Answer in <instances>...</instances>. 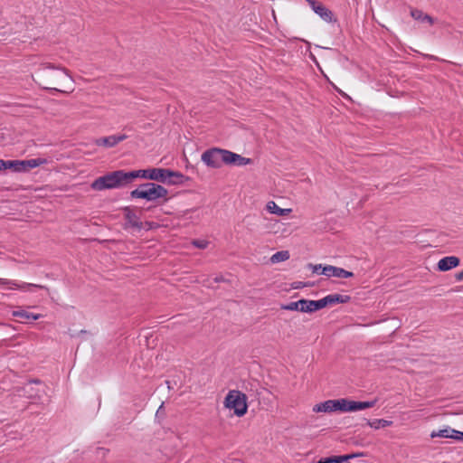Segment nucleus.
<instances>
[{"label":"nucleus","instance_id":"f03ea898","mask_svg":"<svg viewBox=\"0 0 463 463\" xmlns=\"http://www.w3.org/2000/svg\"><path fill=\"white\" fill-rule=\"evenodd\" d=\"M129 183H131L129 172L117 170L98 177L91 183L90 187L95 191H102L119 188Z\"/></svg>","mask_w":463,"mask_h":463},{"label":"nucleus","instance_id":"c85d7f7f","mask_svg":"<svg viewBox=\"0 0 463 463\" xmlns=\"http://www.w3.org/2000/svg\"><path fill=\"white\" fill-rule=\"evenodd\" d=\"M192 244L198 249L207 248L209 241L205 240H193Z\"/></svg>","mask_w":463,"mask_h":463},{"label":"nucleus","instance_id":"a878e982","mask_svg":"<svg viewBox=\"0 0 463 463\" xmlns=\"http://www.w3.org/2000/svg\"><path fill=\"white\" fill-rule=\"evenodd\" d=\"M348 404L347 399H337L334 400L333 406H335V411H346V405Z\"/></svg>","mask_w":463,"mask_h":463},{"label":"nucleus","instance_id":"393cba45","mask_svg":"<svg viewBox=\"0 0 463 463\" xmlns=\"http://www.w3.org/2000/svg\"><path fill=\"white\" fill-rule=\"evenodd\" d=\"M289 259V252L288 250L278 251L272 255L270 260L272 263H278Z\"/></svg>","mask_w":463,"mask_h":463},{"label":"nucleus","instance_id":"f3484780","mask_svg":"<svg viewBox=\"0 0 463 463\" xmlns=\"http://www.w3.org/2000/svg\"><path fill=\"white\" fill-rule=\"evenodd\" d=\"M13 316L17 318L20 323H26L29 320H37L41 315L33 314L24 309L13 311Z\"/></svg>","mask_w":463,"mask_h":463},{"label":"nucleus","instance_id":"4468645a","mask_svg":"<svg viewBox=\"0 0 463 463\" xmlns=\"http://www.w3.org/2000/svg\"><path fill=\"white\" fill-rule=\"evenodd\" d=\"M460 260L456 256L444 257L438 262V269L439 271H448L459 265Z\"/></svg>","mask_w":463,"mask_h":463},{"label":"nucleus","instance_id":"aec40b11","mask_svg":"<svg viewBox=\"0 0 463 463\" xmlns=\"http://www.w3.org/2000/svg\"><path fill=\"white\" fill-rule=\"evenodd\" d=\"M334 400H327L324 402L316 404L313 407L315 412H333L335 411V406H333Z\"/></svg>","mask_w":463,"mask_h":463},{"label":"nucleus","instance_id":"473e14b6","mask_svg":"<svg viewBox=\"0 0 463 463\" xmlns=\"http://www.w3.org/2000/svg\"><path fill=\"white\" fill-rule=\"evenodd\" d=\"M313 286H315V284L311 283V282H298V285L294 286L293 289H299V288H302L305 287H313Z\"/></svg>","mask_w":463,"mask_h":463},{"label":"nucleus","instance_id":"2eb2a0df","mask_svg":"<svg viewBox=\"0 0 463 463\" xmlns=\"http://www.w3.org/2000/svg\"><path fill=\"white\" fill-rule=\"evenodd\" d=\"M41 382L39 380H33V381L26 383L20 390H18L19 395L24 396L28 399L39 398L40 397L39 391L35 390L33 384V383L39 384Z\"/></svg>","mask_w":463,"mask_h":463},{"label":"nucleus","instance_id":"c9c22d12","mask_svg":"<svg viewBox=\"0 0 463 463\" xmlns=\"http://www.w3.org/2000/svg\"><path fill=\"white\" fill-rule=\"evenodd\" d=\"M11 282L7 279H0V286H6V285H10Z\"/></svg>","mask_w":463,"mask_h":463},{"label":"nucleus","instance_id":"9b49d317","mask_svg":"<svg viewBox=\"0 0 463 463\" xmlns=\"http://www.w3.org/2000/svg\"><path fill=\"white\" fill-rule=\"evenodd\" d=\"M127 138H128V136L125 134L113 135V136L97 138V139H95L94 143H95V145L99 146L113 147L116 145H118L119 142L124 141Z\"/></svg>","mask_w":463,"mask_h":463},{"label":"nucleus","instance_id":"9d476101","mask_svg":"<svg viewBox=\"0 0 463 463\" xmlns=\"http://www.w3.org/2000/svg\"><path fill=\"white\" fill-rule=\"evenodd\" d=\"M224 155V165L241 166L252 164L251 158L244 157L230 150L225 149Z\"/></svg>","mask_w":463,"mask_h":463},{"label":"nucleus","instance_id":"0eeeda50","mask_svg":"<svg viewBox=\"0 0 463 463\" xmlns=\"http://www.w3.org/2000/svg\"><path fill=\"white\" fill-rule=\"evenodd\" d=\"M320 274L327 277L326 279H320L319 282L323 286H327L326 283L329 282V278H331V277L339 278V279H346V278L354 277L353 272L345 270L342 268L332 266V265L324 266V268L320 271Z\"/></svg>","mask_w":463,"mask_h":463},{"label":"nucleus","instance_id":"dca6fc26","mask_svg":"<svg viewBox=\"0 0 463 463\" xmlns=\"http://www.w3.org/2000/svg\"><path fill=\"white\" fill-rule=\"evenodd\" d=\"M349 300H350L349 296L339 295V294L328 295V296L321 298L322 303H324V307H326L327 306H333L337 303H346Z\"/></svg>","mask_w":463,"mask_h":463},{"label":"nucleus","instance_id":"4be33fe9","mask_svg":"<svg viewBox=\"0 0 463 463\" xmlns=\"http://www.w3.org/2000/svg\"><path fill=\"white\" fill-rule=\"evenodd\" d=\"M411 15L415 19V20H420L422 22H427L430 24H434V20L433 18L427 14H424L421 10H419V9H411Z\"/></svg>","mask_w":463,"mask_h":463},{"label":"nucleus","instance_id":"bb28decb","mask_svg":"<svg viewBox=\"0 0 463 463\" xmlns=\"http://www.w3.org/2000/svg\"><path fill=\"white\" fill-rule=\"evenodd\" d=\"M376 400L368 402H357V411L372 408L375 405Z\"/></svg>","mask_w":463,"mask_h":463},{"label":"nucleus","instance_id":"f257e3e1","mask_svg":"<svg viewBox=\"0 0 463 463\" xmlns=\"http://www.w3.org/2000/svg\"><path fill=\"white\" fill-rule=\"evenodd\" d=\"M33 79L43 90L57 92H68L66 85L73 81L66 68L50 62L41 63Z\"/></svg>","mask_w":463,"mask_h":463},{"label":"nucleus","instance_id":"6ab92c4d","mask_svg":"<svg viewBox=\"0 0 463 463\" xmlns=\"http://www.w3.org/2000/svg\"><path fill=\"white\" fill-rule=\"evenodd\" d=\"M266 209L269 213L276 214L278 216H286L291 212V209L279 208L273 201H269L267 203Z\"/></svg>","mask_w":463,"mask_h":463},{"label":"nucleus","instance_id":"2f4dec72","mask_svg":"<svg viewBox=\"0 0 463 463\" xmlns=\"http://www.w3.org/2000/svg\"><path fill=\"white\" fill-rule=\"evenodd\" d=\"M308 268L312 269V272L313 273H317V274H320V271L322 270V269L324 268L321 264H311L309 263L308 264Z\"/></svg>","mask_w":463,"mask_h":463},{"label":"nucleus","instance_id":"72a5a7b5","mask_svg":"<svg viewBox=\"0 0 463 463\" xmlns=\"http://www.w3.org/2000/svg\"><path fill=\"white\" fill-rule=\"evenodd\" d=\"M11 163V160H3V159H0V171L1 170H5V169H10V165L8 164Z\"/></svg>","mask_w":463,"mask_h":463},{"label":"nucleus","instance_id":"c756f323","mask_svg":"<svg viewBox=\"0 0 463 463\" xmlns=\"http://www.w3.org/2000/svg\"><path fill=\"white\" fill-rule=\"evenodd\" d=\"M363 455H364L363 453H352V454L342 455V456H340V458H342V461L344 463L349 459H352V458H354L356 457L363 456Z\"/></svg>","mask_w":463,"mask_h":463},{"label":"nucleus","instance_id":"e433bc0d","mask_svg":"<svg viewBox=\"0 0 463 463\" xmlns=\"http://www.w3.org/2000/svg\"><path fill=\"white\" fill-rule=\"evenodd\" d=\"M213 280H214L215 282H219V281L228 282V280H225V279H224V278H223L222 276L215 277V278L213 279Z\"/></svg>","mask_w":463,"mask_h":463},{"label":"nucleus","instance_id":"1a4fd4ad","mask_svg":"<svg viewBox=\"0 0 463 463\" xmlns=\"http://www.w3.org/2000/svg\"><path fill=\"white\" fill-rule=\"evenodd\" d=\"M314 12L326 22H335L333 12L317 0H307Z\"/></svg>","mask_w":463,"mask_h":463},{"label":"nucleus","instance_id":"7ed1b4c3","mask_svg":"<svg viewBox=\"0 0 463 463\" xmlns=\"http://www.w3.org/2000/svg\"><path fill=\"white\" fill-rule=\"evenodd\" d=\"M167 194V189L156 183L141 184L135 190L130 192L131 198L144 199L146 201L164 199V202H166L168 200Z\"/></svg>","mask_w":463,"mask_h":463},{"label":"nucleus","instance_id":"ea45409f","mask_svg":"<svg viewBox=\"0 0 463 463\" xmlns=\"http://www.w3.org/2000/svg\"><path fill=\"white\" fill-rule=\"evenodd\" d=\"M67 91H68L67 93H69V90H67ZM70 92H72V90H70Z\"/></svg>","mask_w":463,"mask_h":463},{"label":"nucleus","instance_id":"cd10ccee","mask_svg":"<svg viewBox=\"0 0 463 463\" xmlns=\"http://www.w3.org/2000/svg\"><path fill=\"white\" fill-rule=\"evenodd\" d=\"M317 463H343L340 456H333L325 458H321Z\"/></svg>","mask_w":463,"mask_h":463},{"label":"nucleus","instance_id":"f704fd0d","mask_svg":"<svg viewBox=\"0 0 463 463\" xmlns=\"http://www.w3.org/2000/svg\"><path fill=\"white\" fill-rule=\"evenodd\" d=\"M454 439L463 441V432L456 430L455 435H454Z\"/></svg>","mask_w":463,"mask_h":463},{"label":"nucleus","instance_id":"7c9ffc66","mask_svg":"<svg viewBox=\"0 0 463 463\" xmlns=\"http://www.w3.org/2000/svg\"><path fill=\"white\" fill-rule=\"evenodd\" d=\"M357 411V402L348 400V404L346 405V411Z\"/></svg>","mask_w":463,"mask_h":463},{"label":"nucleus","instance_id":"5701e85b","mask_svg":"<svg viewBox=\"0 0 463 463\" xmlns=\"http://www.w3.org/2000/svg\"><path fill=\"white\" fill-rule=\"evenodd\" d=\"M455 432H456V430H453L450 428H446L444 430H439L438 432L432 431V433L430 434V437L431 438L440 437V438L454 439Z\"/></svg>","mask_w":463,"mask_h":463},{"label":"nucleus","instance_id":"ddd939ff","mask_svg":"<svg viewBox=\"0 0 463 463\" xmlns=\"http://www.w3.org/2000/svg\"><path fill=\"white\" fill-rule=\"evenodd\" d=\"M189 180L188 176H185L180 172L173 171L166 168L165 173V183L168 184H183Z\"/></svg>","mask_w":463,"mask_h":463},{"label":"nucleus","instance_id":"a211bd4d","mask_svg":"<svg viewBox=\"0 0 463 463\" xmlns=\"http://www.w3.org/2000/svg\"><path fill=\"white\" fill-rule=\"evenodd\" d=\"M301 308H304V312L311 313L317 310H320L324 308V303H322L321 299L319 300H307L302 299L300 303Z\"/></svg>","mask_w":463,"mask_h":463},{"label":"nucleus","instance_id":"423d86ee","mask_svg":"<svg viewBox=\"0 0 463 463\" xmlns=\"http://www.w3.org/2000/svg\"><path fill=\"white\" fill-rule=\"evenodd\" d=\"M165 173L166 168H149L130 171L129 176L131 182L137 177H141L160 183H165Z\"/></svg>","mask_w":463,"mask_h":463},{"label":"nucleus","instance_id":"20e7f679","mask_svg":"<svg viewBox=\"0 0 463 463\" xmlns=\"http://www.w3.org/2000/svg\"><path fill=\"white\" fill-rule=\"evenodd\" d=\"M225 407L233 409L234 414L242 417L247 413V396L241 391H230L224 400Z\"/></svg>","mask_w":463,"mask_h":463},{"label":"nucleus","instance_id":"412c9836","mask_svg":"<svg viewBox=\"0 0 463 463\" xmlns=\"http://www.w3.org/2000/svg\"><path fill=\"white\" fill-rule=\"evenodd\" d=\"M364 420L366 421V425H368L371 428L375 429V430H378L380 428L389 427L392 424V420H383V419H375L373 420H366V419H364Z\"/></svg>","mask_w":463,"mask_h":463},{"label":"nucleus","instance_id":"58836bf2","mask_svg":"<svg viewBox=\"0 0 463 463\" xmlns=\"http://www.w3.org/2000/svg\"><path fill=\"white\" fill-rule=\"evenodd\" d=\"M162 408H163V404H162V405H160V407H159V409H158V411H157V413L159 412V411H160Z\"/></svg>","mask_w":463,"mask_h":463},{"label":"nucleus","instance_id":"f8f14e48","mask_svg":"<svg viewBox=\"0 0 463 463\" xmlns=\"http://www.w3.org/2000/svg\"><path fill=\"white\" fill-rule=\"evenodd\" d=\"M122 210L124 212L125 219L127 221V226L136 228L137 230L143 229L142 222L139 221V218L129 206H126Z\"/></svg>","mask_w":463,"mask_h":463},{"label":"nucleus","instance_id":"b1692460","mask_svg":"<svg viewBox=\"0 0 463 463\" xmlns=\"http://www.w3.org/2000/svg\"><path fill=\"white\" fill-rule=\"evenodd\" d=\"M302 302V299L295 302H290L288 304H282L280 306V308L283 310H290V311H300L304 312V308H301L300 303Z\"/></svg>","mask_w":463,"mask_h":463},{"label":"nucleus","instance_id":"6e6552de","mask_svg":"<svg viewBox=\"0 0 463 463\" xmlns=\"http://www.w3.org/2000/svg\"><path fill=\"white\" fill-rule=\"evenodd\" d=\"M47 160L45 158H34L28 160H11L10 169L14 172L22 173L28 172L33 168L40 166L45 164Z\"/></svg>","mask_w":463,"mask_h":463},{"label":"nucleus","instance_id":"4c0bfd02","mask_svg":"<svg viewBox=\"0 0 463 463\" xmlns=\"http://www.w3.org/2000/svg\"><path fill=\"white\" fill-rule=\"evenodd\" d=\"M455 277H456V279L458 280V281L463 279V270L461 272H459V273H457L455 275Z\"/></svg>","mask_w":463,"mask_h":463},{"label":"nucleus","instance_id":"39448f33","mask_svg":"<svg viewBox=\"0 0 463 463\" xmlns=\"http://www.w3.org/2000/svg\"><path fill=\"white\" fill-rule=\"evenodd\" d=\"M225 149L212 147L205 150L201 156L202 161L212 168H220L224 164Z\"/></svg>","mask_w":463,"mask_h":463}]
</instances>
